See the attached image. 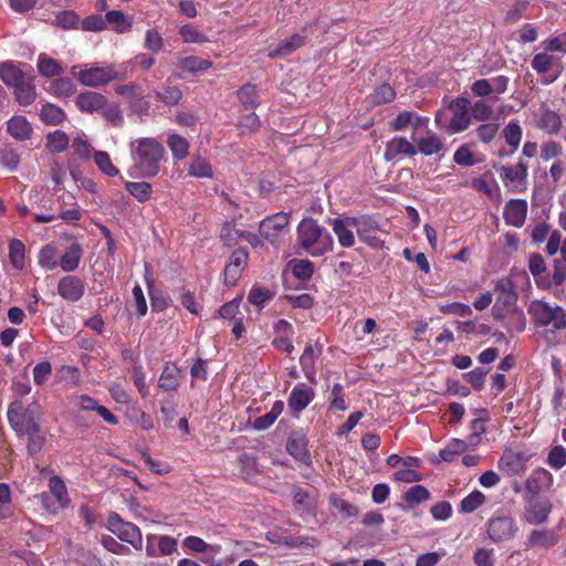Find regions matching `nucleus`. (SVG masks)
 Here are the masks:
<instances>
[{"instance_id": "393cba45", "label": "nucleus", "mask_w": 566, "mask_h": 566, "mask_svg": "<svg viewBox=\"0 0 566 566\" xmlns=\"http://www.w3.org/2000/svg\"><path fill=\"white\" fill-rule=\"evenodd\" d=\"M33 81L34 76L29 74L13 87L14 98L21 106H29L36 99V90Z\"/></svg>"}, {"instance_id": "4c0bfd02", "label": "nucleus", "mask_w": 566, "mask_h": 566, "mask_svg": "<svg viewBox=\"0 0 566 566\" xmlns=\"http://www.w3.org/2000/svg\"><path fill=\"white\" fill-rule=\"evenodd\" d=\"M275 293L269 290L268 287L254 284L249 294H248V301L259 307L263 308L269 302H271L274 298Z\"/></svg>"}, {"instance_id": "ddd939ff", "label": "nucleus", "mask_w": 566, "mask_h": 566, "mask_svg": "<svg viewBox=\"0 0 566 566\" xmlns=\"http://www.w3.org/2000/svg\"><path fill=\"white\" fill-rule=\"evenodd\" d=\"M315 399L314 388L304 382L296 384L287 398V407L294 418H298L300 413L306 409Z\"/></svg>"}, {"instance_id": "bb28decb", "label": "nucleus", "mask_w": 566, "mask_h": 566, "mask_svg": "<svg viewBox=\"0 0 566 566\" xmlns=\"http://www.w3.org/2000/svg\"><path fill=\"white\" fill-rule=\"evenodd\" d=\"M546 484L551 486L553 484V475L546 469L539 468L535 470L525 481V491L531 496H538V492L542 486Z\"/></svg>"}, {"instance_id": "052dcab7", "label": "nucleus", "mask_w": 566, "mask_h": 566, "mask_svg": "<svg viewBox=\"0 0 566 566\" xmlns=\"http://www.w3.org/2000/svg\"><path fill=\"white\" fill-rule=\"evenodd\" d=\"M497 468L500 471L504 472L505 474L512 476L520 473L522 469V464L520 459L514 454H504L500 458L497 462Z\"/></svg>"}, {"instance_id": "680f3d73", "label": "nucleus", "mask_w": 566, "mask_h": 566, "mask_svg": "<svg viewBox=\"0 0 566 566\" xmlns=\"http://www.w3.org/2000/svg\"><path fill=\"white\" fill-rule=\"evenodd\" d=\"M144 49L153 54H157L164 49V39L155 29H148L145 32Z\"/></svg>"}, {"instance_id": "69168bd1", "label": "nucleus", "mask_w": 566, "mask_h": 566, "mask_svg": "<svg viewBox=\"0 0 566 566\" xmlns=\"http://www.w3.org/2000/svg\"><path fill=\"white\" fill-rule=\"evenodd\" d=\"M94 161L98 169L109 177H115L119 174L118 169L113 165L109 155L105 151H96Z\"/></svg>"}, {"instance_id": "b1692460", "label": "nucleus", "mask_w": 566, "mask_h": 566, "mask_svg": "<svg viewBox=\"0 0 566 566\" xmlns=\"http://www.w3.org/2000/svg\"><path fill=\"white\" fill-rule=\"evenodd\" d=\"M535 125L549 136L557 135L562 128V118L555 111L545 108L535 116Z\"/></svg>"}, {"instance_id": "a18cd8bd", "label": "nucleus", "mask_w": 566, "mask_h": 566, "mask_svg": "<svg viewBox=\"0 0 566 566\" xmlns=\"http://www.w3.org/2000/svg\"><path fill=\"white\" fill-rule=\"evenodd\" d=\"M82 250L80 245H71L61 256L60 265L65 272H72L80 265Z\"/></svg>"}, {"instance_id": "dca6fc26", "label": "nucleus", "mask_w": 566, "mask_h": 566, "mask_svg": "<svg viewBox=\"0 0 566 566\" xmlns=\"http://www.w3.org/2000/svg\"><path fill=\"white\" fill-rule=\"evenodd\" d=\"M323 353V345L316 340L314 344H306L303 354L300 357V365L304 376L311 384H316V367L315 363Z\"/></svg>"}, {"instance_id": "603ef678", "label": "nucleus", "mask_w": 566, "mask_h": 566, "mask_svg": "<svg viewBox=\"0 0 566 566\" xmlns=\"http://www.w3.org/2000/svg\"><path fill=\"white\" fill-rule=\"evenodd\" d=\"M485 502V495L478 490L468 494L460 503L459 511L461 513H472Z\"/></svg>"}, {"instance_id": "473e14b6", "label": "nucleus", "mask_w": 566, "mask_h": 566, "mask_svg": "<svg viewBox=\"0 0 566 566\" xmlns=\"http://www.w3.org/2000/svg\"><path fill=\"white\" fill-rule=\"evenodd\" d=\"M166 143L175 160L179 161L188 157L190 144L184 136L171 134L168 136Z\"/></svg>"}, {"instance_id": "f3484780", "label": "nucleus", "mask_w": 566, "mask_h": 566, "mask_svg": "<svg viewBox=\"0 0 566 566\" xmlns=\"http://www.w3.org/2000/svg\"><path fill=\"white\" fill-rule=\"evenodd\" d=\"M85 293V283L75 275H66L57 283V294L66 302L76 303Z\"/></svg>"}, {"instance_id": "bf43d9fd", "label": "nucleus", "mask_w": 566, "mask_h": 566, "mask_svg": "<svg viewBox=\"0 0 566 566\" xmlns=\"http://www.w3.org/2000/svg\"><path fill=\"white\" fill-rule=\"evenodd\" d=\"M395 97V90L389 84L384 83L375 88L370 95V101L374 105H381L392 102Z\"/></svg>"}, {"instance_id": "5fc2aeb1", "label": "nucleus", "mask_w": 566, "mask_h": 566, "mask_svg": "<svg viewBox=\"0 0 566 566\" xmlns=\"http://www.w3.org/2000/svg\"><path fill=\"white\" fill-rule=\"evenodd\" d=\"M9 258L14 269L21 270L24 266V244L19 239H12L9 243Z\"/></svg>"}, {"instance_id": "09e8293b", "label": "nucleus", "mask_w": 566, "mask_h": 566, "mask_svg": "<svg viewBox=\"0 0 566 566\" xmlns=\"http://www.w3.org/2000/svg\"><path fill=\"white\" fill-rule=\"evenodd\" d=\"M38 71L44 77H54L59 76L63 69L55 60L45 54H40L38 59Z\"/></svg>"}, {"instance_id": "39448f33", "label": "nucleus", "mask_w": 566, "mask_h": 566, "mask_svg": "<svg viewBox=\"0 0 566 566\" xmlns=\"http://www.w3.org/2000/svg\"><path fill=\"white\" fill-rule=\"evenodd\" d=\"M501 180L507 191L521 193L527 189L528 165L520 159L515 165H502L497 168Z\"/></svg>"}, {"instance_id": "de8ad7c7", "label": "nucleus", "mask_w": 566, "mask_h": 566, "mask_svg": "<svg viewBox=\"0 0 566 566\" xmlns=\"http://www.w3.org/2000/svg\"><path fill=\"white\" fill-rule=\"evenodd\" d=\"M125 188L139 202L149 200L153 192L151 185L146 181H128Z\"/></svg>"}, {"instance_id": "79ce46f5", "label": "nucleus", "mask_w": 566, "mask_h": 566, "mask_svg": "<svg viewBox=\"0 0 566 566\" xmlns=\"http://www.w3.org/2000/svg\"><path fill=\"white\" fill-rule=\"evenodd\" d=\"M69 144L70 138L63 130L56 129L46 135L45 147L51 153H62L67 148Z\"/></svg>"}, {"instance_id": "e2e57ef3", "label": "nucleus", "mask_w": 566, "mask_h": 566, "mask_svg": "<svg viewBox=\"0 0 566 566\" xmlns=\"http://www.w3.org/2000/svg\"><path fill=\"white\" fill-rule=\"evenodd\" d=\"M243 230L235 228L233 222H226L220 232V239L227 247L235 245L241 239Z\"/></svg>"}, {"instance_id": "f257e3e1", "label": "nucleus", "mask_w": 566, "mask_h": 566, "mask_svg": "<svg viewBox=\"0 0 566 566\" xmlns=\"http://www.w3.org/2000/svg\"><path fill=\"white\" fill-rule=\"evenodd\" d=\"M296 244L304 253L313 258H319L333 251L334 239L317 220L307 217L297 224Z\"/></svg>"}, {"instance_id": "72a5a7b5", "label": "nucleus", "mask_w": 566, "mask_h": 566, "mask_svg": "<svg viewBox=\"0 0 566 566\" xmlns=\"http://www.w3.org/2000/svg\"><path fill=\"white\" fill-rule=\"evenodd\" d=\"M283 410L284 402L282 400L274 401L269 412L255 418L253 422V428L258 431H264L269 429L276 421V419L283 412Z\"/></svg>"}, {"instance_id": "a211bd4d", "label": "nucleus", "mask_w": 566, "mask_h": 566, "mask_svg": "<svg viewBox=\"0 0 566 566\" xmlns=\"http://www.w3.org/2000/svg\"><path fill=\"white\" fill-rule=\"evenodd\" d=\"M353 222L354 217L334 218L328 221L342 248H352L355 244V234L353 231L355 227Z\"/></svg>"}, {"instance_id": "2eb2a0df", "label": "nucleus", "mask_w": 566, "mask_h": 566, "mask_svg": "<svg viewBox=\"0 0 566 566\" xmlns=\"http://www.w3.org/2000/svg\"><path fill=\"white\" fill-rule=\"evenodd\" d=\"M287 453L297 462L310 465L312 463L308 451V440L304 432L292 431L286 441Z\"/></svg>"}, {"instance_id": "6e6552de", "label": "nucleus", "mask_w": 566, "mask_h": 566, "mask_svg": "<svg viewBox=\"0 0 566 566\" xmlns=\"http://www.w3.org/2000/svg\"><path fill=\"white\" fill-rule=\"evenodd\" d=\"M353 224L360 241L371 248H380L382 245L380 226L375 217L369 214L354 217Z\"/></svg>"}, {"instance_id": "c85d7f7f", "label": "nucleus", "mask_w": 566, "mask_h": 566, "mask_svg": "<svg viewBox=\"0 0 566 566\" xmlns=\"http://www.w3.org/2000/svg\"><path fill=\"white\" fill-rule=\"evenodd\" d=\"M180 385V371L175 364L167 363L158 379V387L164 391H175Z\"/></svg>"}, {"instance_id": "774afa93", "label": "nucleus", "mask_w": 566, "mask_h": 566, "mask_svg": "<svg viewBox=\"0 0 566 566\" xmlns=\"http://www.w3.org/2000/svg\"><path fill=\"white\" fill-rule=\"evenodd\" d=\"M60 380L71 387L81 384V371L76 366L63 365L59 369Z\"/></svg>"}, {"instance_id": "9d476101", "label": "nucleus", "mask_w": 566, "mask_h": 566, "mask_svg": "<svg viewBox=\"0 0 566 566\" xmlns=\"http://www.w3.org/2000/svg\"><path fill=\"white\" fill-rule=\"evenodd\" d=\"M249 252L245 248L234 249L223 269V283L227 286H234L240 280L242 272L248 266Z\"/></svg>"}, {"instance_id": "aec40b11", "label": "nucleus", "mask_w": 566, "mask_h": 566, "mask_svg": "<svg viewBox=\"0 0 566 566\" xmlns=\"http://www.w3.org/2000/svg\"><path fill=\"white\" fill-rule=\"evenodd\" d=\"M177 551V539L168 535L147 536V553L150 556H168Z\"/></svg>"}, {"instance_id": "423d86ee", "label": "nucleus", "mask_w": 566, "mask_h": 566, "mask_svg": "<svg viewBox=\"0 0 566 566\" xmlns=\"http://www.w3.org/2000/svg\"><path fill=\"white\" fill-rule=\"evenodd\" d=\"M8 421L18 436L40 432V424L32 413L23 407L22 401L14 400L9 405Z\"/></svg>"}, {"instance_id": "f03ea898", "label": "nucleus", "mask_w": 566, "mask_h": 566, "mask_svg": "<svg viewBox=\"0 0 566 566\" xmlns=\"http://www.w3.org/2000/svg\"><path fill=\"white\" fill-rule=\"evenodd\" d=\"M164 156L165 148L157 139L150 137L137 139L134 150L136 176L142 178L157 176Z\"/></svg>"}, {"instance_id": "49530a36", "label": "nucleus", "mask_w": 566, "mask_h": 566, "mask_svg": "<svg viewBox=\"0 0 566 566\" xmlns=\"http://www.w3.org/2000/svg\"><path fill=\"white\" fill-rule=\"evenodd\" d=\"M188 175L196 178H212V166L200 156L193 157L189 165Z\"/></svg>"}, {"instance_id": "c03bdc74", "label": "nucleus", "mask_w": 566, "mask_h": 566, "mask_svg": "<svg viewBox=\"0 0 566 566\" xmlns=\"http://www.w3.org/2000/svg\"><path fill=\"white\" fill-rule=\"evenodd\" d=\"M80 15L73 10H63L55 14L53 24L63 30H76L80 28Z\"/></svg>"}, {"instance_id": "3c124183", "label": "nucleus", "mask_w": 566, "mask_h": 566, "mask_svg": "<svg viewBox=\"0 0 566 566\" xmlns=\"http://www.w3.org/2000/svg\"><path fill=\"white\" fill-rule=\"evenodd\" d=\"M38 262L45 270H54L57 266L56 249L51 244L42 247L38 254Z\"/></svg>"}, {"instance_id": "37998d69", "label": "nucleus", "mask_w": 566, "mask_h": 566, "mask_svg": "<svg viewBox=\"0 0 566 566\" xmlns=\"http://www.w3.org/2000/svg\"><path fill=\"white\" fill-rule=\"evenodd\" d=\"M76 91L70 77H57L50 83V93L56 97H70Z\"/></svg>"}, {"instance_id": "c9c22d12", "label": "nucleus", "mask_w": 566, "mask_h": 566, "mask_svg": "<svg viewBox=\"0 0 566 566\" xmlns=\"http://www.w3.org/2000/svg\"><path fill=\"white\" fill-rule=\"evenodd\" d=\"M65 112L52 103H45L40 111V118L46 125L56 126L64 122Z\"/></svg>"}, {"instance_id": "f8f14e48", "label": "nucleus", "mask_w": 566, "mask_h": 566, "mask_svg": "<svg viewBox=\"0 0 566 566\" xmlns=\"http://www.w3.org/2000/svg\"><path fill=\"white\" fill-rule=\"evenodd\" d=\"M517 527L510 515L493 516L488 523V535L493 543H502L511 539Z\"/></svg>"}, {"instance_id": "a19ab883", "label": "nucleus", "mask_w": 566, "mask_h": 566, "mask_svg": "<svg viewBox=\"0 0 566 566\" xmlns=\"http://www.w3.org/2000/svg\"><path fill=\"white\" fill-rule=\"evenodd\" d=\"M505 143L512 147V151H515L522 140L523 130L518 120H510L502 130Z\"/></svg>"}, {"instance_id": "338daca9", "label": "nucleus", "mask_w": 566, "mask_h": 566, "mask_svg": "<svg viewBox=\"0 0 566 566\" xmlns=\"http://www.w3.org/2000/svg\"><path fill=\"white\" fill-rule=\"evenodd\" d=\"M470 114L474 119L485 122L492 117L493 107L484 99H479L470 106Z\"/></svg>"}, {"instance_id": "0eeeda50", "label": "nucleus", "mask_w": 566, "mask_h": 566, "mask_svg": "<svg viewBox=\"0 0 566 566\" xmlns=\"http://www.w3.org/2000/svg\"><path fill=\"white\" fill-rule=\"evenodd\" d=\"M107 528L120 541L130 544L134 548H142L143 537L139 527L130 522H125L118 513L112 512L108 515Z\"/></svg>"}, {"instance_id": "7c9ffc66", "label": "nucleus", "mask_w": 566, "mask_h": 566, "mask_svg": "<svg viewBox=\"0 0 566 566\" xmlns=\"http://www.w3.org/2000/svg\"><path fill=\"white\" fill-rule=\"evenodd\" d=\"M305 35L294 33L284 42L279 44L273 51H271L269 56L271 59L287 56L302 48L305 44Z\"/></svg>"}, {"instance_id": "cd10ccee", "label": "nucleus", "mask_w": 566, "mask_h": 566, "mask_svg": "<svg viewBox=\"0 0 566 566\" xmlns=\"http://www.w3.org/2000/svg\"><path fill=\"white\" fill-rule=\"evenodd\" d=\"M29 74L24 73L12 61H4L0 63V80L8 87H14Z\"/></svg>"}, {"instance_id": "e433bc0d", "label": "nucleus", "mask_w": 566, "mask_h": 566, "mask_svg": "<svg viewBox=\"0 0 566 566\" xmlns=\"http://www.w3.org/2000/svg\"><path fill=\"white\" fill-rule=\"evenodd\" d=\"M212 66V62L209 60H203L196 55H189L182 57L178 62V67L187 73L196 74L198 72L207 71Z\"/></svg>"}, {"instance_id": "864d4df0", "label": "nucleus", "mask_w": 566, "mask_h": 566, "mask_svg": "<svg viewBox=\"0 0 566 566\" xmlns=\"http://www.w3.org/2000/svg\"><path fill=\"white\" fill-rule=\"evenodd\" d=\"M20 164V155L18 151L9 145H4L0 148V165L9 169L10 171H14L18 169Z\"/></svg>"}, {"instance_id": "13d9d810", "label": "nucleus", "mask_w": 566, "mask_h": 566, "mask_svg": "<svg viewBox=\"0 0 566 566\" xmlns=\"http://www.w3.org/2000/svg\"><path fill=\"white\" fill-rule=\"evenodd\" d=\"M490 368L476 367L473 370L463 374V379L470 384L474 390L481 391L484 388L485 377Z\"/></svg>"}, {"instance_id": "4d7b16f0", "label": "nucleus", "mask_w": 566, "mask_h": 566, "mask_svg": "<svg viewBox=\"0 0 566 566\" xmlns=\"http://www.w3.org/2000/svg\"><path fill=\"white\" fill-rule=\"evenodd\" d=\"M179 35L186 43H203L208 41V36L190 23L180 27Z\"/></svg>"}, {"instance_id": "8fccbe9b", "label": "nucleus", "mask_w": 566, "mask_h": 566, "mask_svg": "<svg viewBox=\"0 0 566 566\" xmlns=\"http://www.w3.org/2000/svg\"><path fill=\"white\" fill-rule=\"evenodd\" d=\"M471 186L474 190L482 192L490 198L493 196L494 191L500 190L497 182L491 174L472 179Z\"/></svg>"}, {"instance_id": "4be33fe9", "label": "nucleus", "mask_w": 566, "mask_h": 566, "mask_svg": "<svg viewBox=\"0 0 566 566\" xmlns=\"http://www.w3.org/2000/svg\"><path fill=\"white\" fill-rule=\"evenodd\" d=\"M105 28L111 29L117 34H124L132 31L133 17L126 15L120 10H109L104 14Z\"/></svg>"}, {"instance_id": "20e7f679", "label": "nucleus", "mask_w": 566, "mask_h": 566, "mask_svg": "<svg viewBox=\"0 0 566 566\" xmlns=\"http://www.w3.org/2000/svg\"><path fill=\"white\" fill-rule=\"evenodd\" d=\"M76 77L84 86L99 87L112 81L125 80V67H119V64H107L105 66L85 64Z\"/></svg>"}, {"instance_id": "4468645a", "label": "nucleus", "mask_w": 566, "mask_h": 566, "mask_svg": "<svg viewBox=\"0 0 566 566\" xmlns=\"http://www.w3.org/2000/svg\"><path fill=\"white\" fill-rule=\"evenodd\" d=\"M291 213L276 212L272 216L264 218L259 223V233L270 243H274L281 231L290 223Z\"/></svg>"}, {"instance_id": "c756f323", "label": "nucleus", "mask_w": 566, "mask_h": 566, "mask_svg": "<svg viewBox=\"0 0 566 566\" xmlns=\"http://www.w3.org/2000/svg\"><path fill=\"white\" fill-rule=\"evenodd\" d=\"M156 63L154 56L148 53H138L133 59L119 63V67H125V80L129 77L135 70L149 71Z\"/></svg>"}, {"instance_id": "ea45409f", "label": "nucleus", "mask_w": 566, "mask_h": 566, "mask_svg": "<svg viewBox=\"0 0 566 566\" xmlns=\"http://www.w3.org/2000/svg\"><path fill=\"white\" fill-rule=\"evenodd\" d=\"M557 543V536L552 530H534L528 536V545L551 547Z\"/></svg>"}, {"instance_id": "0e129e2a", "label": "nucleus", "mask_w": 566, "mask_h": 566, "mask_svg": "<svg viewBox=\"0 0 566 566\" xmlns=\"http://www.w3.org/2000/svg\"><path fill=\"white\" fill-rule=\"evenodd\" d=\"M531 64L537 74L544 75L553 69L554 57L545 52L537 53L533 56Z\"/></svg>"}, {"instance_id": "5701e85b", "label": "nucleus", "mask_w": 566, "mask_h": 566, "mask_svg": "<svg viewBox=\"0 0 566 566\" xmlns=\"http://www.w3.org/2000/svg\"><path fill=\"white\" fill-rule=\"evenodd\" d=\"M7 133L18 142H25L31 138L33 127L22 115H14L7 120Z\"/></svg>"}, {"instance_id": "f704fd0d", "label": "nucleus", "mask_w": 566, "mask_h": 566, "mask_svg": "<svg viewBox=\"0 0 566 566\" xmlns=\"http://www.w3.org/2000/svg\"><path fill=\"white\" fill-rule=\"evenodd\" d=\"M423 125L422 118L416 112L405 111L397 115V117L390 123L392 130H402L408 126H412L416 130L421 128Z\"/></svg>"}, {"instance_id": "6ab92c4d", "label": "nucleus", "mask_w": 566, "mask_h": 566, "mask_svg": "<svg viewBox=\"0 0 566 566\" xmlns=\"http://www.w3.org/2000/svg\"><path fill=\"white\" fill-rule=\"evenodd\" d=\"M527 216V202L524 199H511L505 203L503 219L506 224L521 228Z\"/></svg>"}, {"instance_id": "2f4dec72", "label": "nucleus", "mask_w": 566, "mask_h": 566, "mask_svg": "<svg viewBox=\"0 0 566 566\" xmlns=\"http://www.w3.org/2000/svg\"><path fill=\"white\" fill-rule=\"evenodd\" d=\"M479 413L480 416L471 421L470 433L467 438L468 443L473 447L481 442L482 436L486 431L485 423L489 421V412L486 409H481Z\"/></svg>"}, {"instance_id": "412c9836", "label": "nucleus", "mask_w": 566, "mask_h": 566, "mask_svg": "<svg viewBox=\"0 0 566 566\" xmlns=\"http://www.w3.org/2000/svg\"><path fill=\"white\" fill-rule=\"evenodd\" d=\"M75 105L81 112L92 114L106 106V97L101 93L86 91L76 96Z\"/></svg>"}, {"instance_id": "1a4fd4ad", "label": "nucleus", "mask_w": 566, "mask_h": 566, "mask_svg": "<svg viewBox=\"0 0 566 566\" xmlns=\"http://www.w3.org/2000/svg\"><path fill=\"white\" fill-rule=\"evenodd\" d=\"M50 493L41 495L44 507L52 514H56L60 510L65 509L70 504V497L64 481L54 475L49 480Z\"/></svg>"}, {"instance_id": "9b49d317", "label": "nucleus", "mask_w": 566, "mask_h": 566, "mask_svg": "<svg viewBox=\"0 0 566 566\" xmlns=\"http://www.w3.org/2000/svg\"><path fill=\"white\" fill-rule=\"evenodd\" d=\"M553 504L545 496H530L524 507V520L531 525H539L547 521Z\"/></svg>"}, {"instance_id": "6e6d98bb", "label": "nucleus", "mask_w": 566, "mask_h": 566, "mask_svg": "<svg viewBox=\"0 0 566 566\" xmlns=\"http://www.w3.org/2000/svg\"><path fill=\"white\" fill-rule=\"evenodd\" d=\"M156 97L164 104L174 106L182 98V92L178 86L166 85L161 91L156 92Z\"/></svg>"}, {"instance_id": "a878e982", "label": "nucleus", "mask_w": 566, "mask_h": 566, "mask_svg": "<svg viewBox=\"0 0 566 566\" xmlns=\"http://www.w3.org/2000/svg\"><path fill=\"white\" fill-rule=\"evenodd\" d=\"M416 154V147L405 137H394L386 145L385 158L388 161L395 160L399 156H412Z\"/></svg>"}, {"instance_id": "7ed1b4c3", "label": "nucleus", "mask_w": 566, "mask_h": 566, "mask_svg": "<svg viewBox=\"0 0 566 566\" xmlns=\"http://www.w3.org/2000/svg\"><path fill=\"white\" fill-rule=\"evenodd\" d=\"M528 313L537 327H548L552 332L566 328V311L562 306L534 301L528 306Z\"/></svg>"}, {"instance_id": "58836bf2", "label": "nucleus", "mask_w": 566, "mask_h": 566, "mask_svg": "<svg viewBox=\"0 0 566 566\" xmlns=\"http://www.w3.org/2000/svg\"><path fill=\"white\" fill-rule=\"evenodd\" d=\"M238 98L245 109H252L259 106L260 96L256 91V86L247 83L238 91Z\"/></svg>"}]
</instances>
